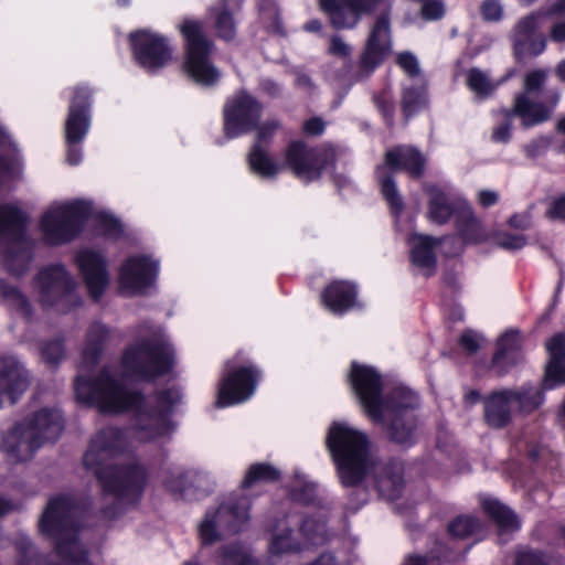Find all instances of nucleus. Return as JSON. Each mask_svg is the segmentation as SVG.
Segmentation results:
<instances>
[{"label": "nucleus", "instance_id": "nucleus-1", "mask_svg": "<svg viewBox=\"0 0 565 565\" xmlns=\"http://www.w3.org/2000/svg\"><path fill=\"white\" fill-rule=\"evenodd\" d=\"M74 393L79 403L96 407L102 414L132 413L137 419L136 431L143 433L149 440L161 438L174 429L171 417L183 399L181 387L172 385L156 391L154 404L149 405L141 390L127 388L107 367L94 377L77 375Z\"/></svg>", "mask_w": 565, "mask_h": 565}, {"label": "nucleus", "instance_id": "nucleus-11", "mask_svg": "<svg viewBox=\"0 0 565 565\" xmlns=\"http://www.w3.org/2000/svg\"><path fill=\"white\" fill-rule=\"evenodd\" d=\"M103 495L111 497L127 505H138L149 482L145 465L134 461L109 463L92 472Z\"/></svg>", "mask_w": 565, "mask_h": 565}, {"label": "nucleus", "instance_id": "nucleus-13", "mask_svg": "<svg viewBox=\"0 0 565 565\" xmlns=\"http://www.w3.org/2000/svg\"><path fill=\"white\" fill-rule=\"evenodd\" d=\"M393 49L392 8L379 12L370 25L369 33L358 61V70L349 81L358 83L369 78L391 55Z\"/></svg>", "mask_w": 565, "mask_h": 565}, {"label": "nucleus", "instance_id": "nucleus-32", "mask_svg": "<svg viewBox=\"0 0 565 565\" xmlns=\"http://www.w3.org/2000/svg\"><path fill=\"white\" fill-rule=\"evenodd\" d=\"M428 195V217L438 225L447 224L452 217H457L462 205L449 201L447 193L437 185L426 190Z\"/></svg>", "mask_w": 565, "mask_h": 565}, {"label": "nucleus", "instance_id": "nucleus-50", "mask_svg": "<svg viewBox=\"0 0 565 565\" xmlns=\"http://www.w3.org/2000/svg\"><path fill=\"white\" fill-rule=\"evenodd\" d=\"M541 385L545 391L565 385V362L550 359Z\"/></svg>", "mask_w": 565, "mask_h": 565}, {"label": "nucleus", "instance_id": "nucleus-27", "mask_svg": "<svg viewBox=\"0 0 565 565\" xmlns=\"http://www.w3.org/2000/svg\"><path fill=\"white\" fill-rule=\"evenodd\" d=\"M0 408L3 406V397L7 396L12 404L29 387V376L21 364L11 356L0 359Z\"/></svg>", "mask_w": 565, "mask_h": 565}, {"label": "nucleus", "instance_id": "nucleus-12", "mask_svg": "<svg viewBox=\"0 0 565 565\" xmlns=\"http://www.w3.org/2000/svg\"><path fill=\"white\" fill-rule=\"evenodd\" d=\"M90 214V205L83 200L47 210L40 218L44 243L61 246L74 241L81 235Z\"/></svg>", "mask_w": 565, "mask_h": 565}, {"label": "nucleus", "instance_id": "nucleus-39", "mask_svg": "<svg viewBox=\"0 0 565 565\" xmlns=\"http://www.w3.org/2000/svg\"><path fill=\"white\" fill-rule=\"evenodd\" d=\"M483 530L481 521L472 515H458L447 525V533L452 540H467L478 536Z\"/></svg>", "mask_w": 565, "mask_h": 565}, {"label": "nucleus", "instance_id": "nucleus-30", "mask_svg": "<svg viewBox=\"0 0 565 565\" xmlns=\"http://www.w3.org/2000/svg\"><path fill=\"white\" fill-rule=\"evenodd\" d=\"M455 228L458 237L466 245H479L488 238L481 221L468 204H462V209L459 210L455 218Z\"/></svg>", "mask_w": 565, "mask_h": 565}, {"label": "nucleus", "instance_id": "nucleus-51", "mask_svg": "<svg viewBox=\"0 0 565 565\" xmlns=\"http://www.w3.org/2000/svg\"><path fill=\"white\" fill-rule=\"evenodd\" d=\"M40 353L42 361L51 366L56 367L65 356L64 340L55 338L49 341H44L40 345Z\"/></svg>", "mask_w": 565, "mask_h": 565}, {"label": "nucleus", "instance_id": "nucleus-9", "mask_svg": "<svg viewBox=\"0 0 565 565\" xmlns=\"http://www.w3.org/2000/svg\"><path fill=\"white\" fill-rule=\"evenodd\" d=\"M29 216L17 205L0 204V241L4 269L15 277L23 276L33 259V243L28 236Z\"/></svg>", "mask_w": 565, "mask_h": 565}, {"label": "nucleus", "instance_id": "nucleus-7", "mask_svg": "<svg viewBox=\"0 0 565 565\" xmlns=\"http://www.w3.org/2000/svg\"><path fill=\"white\" fill-rule=\"evenodd\" d=\"M426 171V158L413 145L401 143L387 149L384 162L375 169L380 192L388 205L391 214L399 217L404 211V201L398 192L394 174L405 172L411 179L419 180Z\"/></svg>", "mask_w": 565, "mask_h": 565}, {"label": "nucleus", "instance_id": "nucleus-21", "mask_svg": "<svg viewBox=\"0 0 565 565\" xmlns=\"http://www.w3.org/2000/svg\"><path fill=\"white\" fill-rule=\"evenodd\" d=\"M75 263L83 277L89 297L99 301L109 284V271L105 256L94 249H82L75 256Z\"/></svg>", "mask_w": 565, "mask_h": 565}, {"label": "nucleus", "instance_id": "nucleus-38", "mask_svg": "<svg viewBox=\"0 0 565 565\" xmlns=\"http://www.w3.org/2000/svg\"><path fill=\"white\" fill-rule=\"evenodd\" d=\"M258 13L268 33L286 36L287 31L281 18V12L276 0H259Z\"/></svg>", "mask_w": 565, "mask_h": 565}, {"label": "nucleus", "instance_id": "nucleus-53", "mask_svg": "<svg viewBox=\"0 0 565 565\" xmlns=\"http://www.w3.org/2000/svg\"><path fill=\"white\" fill-rule=\"evenodd\" d=\"M221 565H258L249 554L237 545H226L221 548Z\"/></svg>", "mask_w": 565, "mask_h": 565}, {"label": "nucleus", "instance_id": "nucleus-64", "mask_svg": "<svg viewBox=\"0 0 565 565\" xmlns=\"http://www.w3.org/2000/svg\"><path fill=\"white\" fill-rule=\"evenodd\" d=\"M513 565H548L541 551H523L515 555Z\"/></svg>", "mask_w": 565, "mask_h": 565}, {"label": "nucleus", "instance_id": "nucleus-10", "mask_svg": "<svg viewBox=\"0 0 565 565\" xmlns=\"http://www.w3.org/2000/svg\"><path fill=\"white\" fill-rule=\"evenodd\" d=\"M64 92L68 100L64 122L65 160L70 166H77L83 159L82 143L92 126L95 89L87 83H77Z\"/></svg>", "mask_w": 565, "mask_h": 565}, {"label": "nucleus", "instance_id": "nucleus-34", "mask_svg": "<svg viewBox=\"0 0 565 565\" xmlns=\"http://www.w3.org/2000/svg\"><path fill=\"white\" fill-rule=\"evenodd\" d=\"M512 404L518 406L522 414H532L539 409L545 401V390L536 387L531 383H525L518 388H509Z\"/></svg>", "mask_w": 565, "mask_h": 565}, {"label": "nucleus", "instance_id": "nucleus-6", "mask_svg": "<svg viewBox=\"0 0 565 565\" xmlns=\"http://www.w3.org/2000/svg\"><path fill=\"white\" fill-rule=\"evenodd\" d=\"M120 364L128 377L137 382L154 383L174 370L175 350L161 338H142L124 349Z\"/></svg>", "mask_w": 565, "mask_h": 565}, {"label": "nucleus", "instance_id": "nucleus-63", "mask_svg": "<svg viewBox=\"0 0 565 565\" xmlns=\"http://www.w3.org/2000/svg\"><path fill=\"white\" fill-rule=\"evenodd\" d=\"M396 64L407 74L409 77H416L419 75V64L417 57L411 52H402L397 55Z\"/></svg>", "mask_w": 565, "mask_h": 565}, {"label": "nucleus", "instance_id": "nucleus-62", "mask_svg": "<svg viewBox=\"0 0 565 565\" xmlns=\"http://www.w3.org/2000/svg\"><path fill=\"white\" fill-rule=\"evenodd\" d=\"M281 128V122L277 119L266 120L257 125L256 139L255 142H259L263 146V142H268L277 130Z\"/></svg>", "mask_w": 565, "mask_h": 565}, {"label": "nucleus", "instance_id": "nucleus-49", "mask_svg": "<svg viewBox=\"0 0 565 565\" xmlns=\"http://www.w3.org/2000/svg\"><path fill=\"white\" fill-rule=\"evenodd\" d=\"M1 295L6 301L22 317L30 318L32 316V307L29 299L22 291L12 285H4L1 288Z\"/></svg>", "mask_w": 565, "mask_h": 565}, {"label": "nucleus", "instance_id": "nucleus-29", "mask_svg": "<svg viewBox=\"0 0 565 565\" xmlns=\"http://www.w3.org/2000/svg\"><path fill=\"white\" fill-rule=\"evenodd\" d=\"M109 337L110 330L104 323L96 321L89 326L82 350V362L86 369L93 370L98 365Z\"/></svg>", "mask_w": 565, "mask_h": 565}, {"label": "nucleus", "instance_id": "nucleus-35", "mask_svg": "<svg viewBox=\"0 0 565 565\" xmlns=\"http://www.w3.org/2000/svg\"><path fill=\"white\" fill-rule=\"evenodd\" d=\"M247 164L252 173L263 179L275 178L280 170L279 166L259 142L252 145L247 154Z\"/></svg>", "mask_w": 565, "mask_h": 565}, {"label": "nucleus", "instance_id": "nucleus-23", "mask_svg": "<svg viewBox=\"0 0 565 565\" xmlns=\"http://www.w3.org/2000/svg\"><path fill=\"white\" fill-rule=\"evenodd\" d=\"M359 290L355 282L334 279L321 291V305L334 316H343L359 307Z\"/></svg>", "mask_w": 565, "mask_h": 565}, {"label": "nucleus", "instance_id": "nucleus-33", "mask_svg": "<svg viewBox=\"0 0 565 565\" xmlns=\"http://www.w3.org/2000/svg\"><path fill=\"white\" fill-rule=\"evenodd\" d=\"M481 508L500 532H515L521 529V522L515 512L495 498L481 500Z\"/></svg>", "mask_w": 565, "mask_h": 565}, {"label": "nucleus", "instance_id": "nucleus-15", "mask_svg": "<svg viewBox=\"0 0 565 565\" xmlns=\"http://www.w3.org/2000/svg\"><path fill=\"white\" fill-rule=\"evenodd\" d=\"M337 151L330 145L309 147L303 140L290 141L284 153L285 164L307 183L317 181L328 168H334Z\"/></svg>", "mask_w": 565, "mask_h": 565}, {"label": "nucleus", "instance_id": "nucleus-36", "mask_svg": "<svg viewBox=\"0 0 565 565\" xmlns=\"http://www.w3.org/2000/svg\"><path fill=\"white\" fill-rule=\"evenodd\" d=\"M281 472L278 468L268 462L252 463L241 482V489H252L258 484H270L280 481Z\"/></svg>", "mask_w": 565, "mask_h": 565}, {"label": "nucleus", "instance_id": "nucleus-40", "mask_svg": "<svg viewBox=\"0 0 565 565\" xmlns=\"http://www.w3.org/2000/svg\"><path fill=\"white\" fill-rule=\"evenodd\" d=\"M428 98L424 87L409 86L403 89L401 109L405 121H408L427 107Z\"/></svg>", "mask_w": 565, "mask_h": 565}, {"label": "nucleus", "instance_id": "nucleus-59", "mask_svg": "<svg viewBox=\"0 0 565 565\" xmlns=\"http://www.w3.org/2000/svg\"><path fill=\"white\" fill-rule=\"evenodd\" d=\"M328 54L348 60V64L351 66L352 62L349 60L351 55V46L343 41L339 34H332L329 39Z\"/></svg>", "mask_w": 565, "mask_h": 565}, {"label": "nucleus", "instance_id": "nucleus-8", "mask_svg": "<svg viewBox=\"0 0 565 565\" xmlns=\"http://www.w3.org/2000/svg\"><path fill=\"white\" fill-rule=\"evenodd\" d=\"M178 31L182 38L184 72L201 86H215L221 78V72L212 62L215 43L205 33L203 21L183 18Z\"/></svg>", "mask_w": 565, "mask_h": 565}, {"label": "nucleus", "instance_id": "nucleus-19", "mask_svg": "<svg viewBox=\"0 0 565 565\" xmlns=\"http://www.w3.org/2000/svg\"><path fill=\"white\" fill-rule=\"evenodd\" d=\"M383 0H317L318 9L335 31H352L364 15L373 14Z\"/></svg>", "mask_w": 565, "mask_h": 565}, {"label": "nucleus", "instance_id": "nucleus-41", "mask_svg": "<svg viewBox=\"0 0 565 565\" xmlns=\"http://www.w3.org/2000/svg\"><path fill=\"white\" fill-rule=\"evenodd\" d=\"M213 29L215 36L224 42H232L236 38V20L233 12L227 8L213 10Z\"/></svg>", "mask_w": 565, "mask_h": 565}, {"label": "nucleus", "instance_id": "nucleus-31", "mask_svg": "<svg viewBox=\"0 0 565 565\" xmlns=\"http://www.w3.org/2000/svg\"><path fill=\"white\" fill-rule=\"evenodd\" d=\"M513 117H519L524 128H531L551 118L552 109L541 102L531 100L525 94H519L514 98L510 109Z\"/></svg>", "mask_w": 565, "mask_h": 565}, {"label": "nucleus", "instance_id": "nucleus-57", "mask_svg": "<svg viewBox=\"0 0 565 565\" xmlns=\"http://www.w3.org/2000/svg\"><path fill=\"white\" fill-rule=\"evenodd\" d=\"M495 244L502 249L514 252L522 249L527 244V238L523 234L502 232L497 235Z\"/></svg>", "mask_w": 565, "mask_h": 565}, {"label": "nucleus", "instance_id": "nucleus-60", "mask_svg": "<svg viewBox=\"0 0 565 565\" xmlns=\"http://www.w3.org/2000/svg\"><path fill=\"white\" fill-rule=\"evenodd\" d=\"M483 21L498 22L503 18V8L499 0H483L480 4Z\"/></svg>", "mask_w": 565, "mask_h": 565}, {"label": "nucleus", "instance_id": "nucleus-47", "mask_svg": "<svg viewBox=\"0 0 565 565\" xmlns=\"http://www.w3.org/2000/svg\"><path fill=\"white\" fill-rule=\"evenodd\" d=\"M291 501L303 507L318 505V484L312 481H299L289 489Z\"/></svg>", "mask_w": 565, "mask_h": 565}, {"label": "nucleus", "instance_id": "nucleus-28", "mask_svg": "<svg viewBox=\"0 0 565 565\" xmlns=\"http://www.w3.org/2000/svg\"><path fill=\"white\" fill-rule=\"evenodd\" d=\"M509 388L493 391L483 398V418L484 423L494 429H502L510 425L512 420Z\"/></svg>", "mask_w": 565, "mask_h": 565}, {"label": "nucleus", "instance_id": "nucleus-17", "mask_svg": "<svg viewBox=\"0 0 565 565\" xmlns=\"http://www.w3.org/2000/svg\"><path fill=\"white\" fill-rule=\"evenodd\" d=\"M128 42L135 63L150 75L158 74L173 58L168 36L148 29L132 31Z\"/></svg>", "mask_w": 565, "mask_h": 565}, {"label": "nucleus", "instance_id": "nucleus-4", "mask_svg": "<svg viewBox=\"0 0 565 565\" xmlns=\"http://www.w3.org/2000/svg\"><path fill=\"white\" fill-rule=\"evenodd\" d=\"M64 430V419L56 409L41 408L15 423L2 437L0 450L14 462H25L45 443H55Z\"/></svg>", "mask_w": 565, "mask_h": 565}, {"label": "nucleus", "instance_id": "nucleus-2", "mask_svg": "<svg viewBox=\"0 0 565 565\" xmlns=\"http://www.w3.org/2000/svg\"><path fill=\"white\" fill-rule=\"evenodd\" d=\"M348 383L370 420L382 427L387 441L403 449L417 444L420 407L418 393L396 385L385 394L381 373L371 365L352 361Z\"/></svg>", "mask_w": 565, "mask_h": 565}, {"label": "nucleus", "instance_id": "nucleus-55", "mask_svg": "<svg viewBox=\"0 0 565 565\" xmlns=\"http://www.w3.org/2000/svg\"><path fill=\"white\" fill-rule=\"evenodd\" d=\"M218 516L220 515H216L215 513L205 514L204 520L201 522L199 526V536L201 539L202 545L209 546L222 539L216 527Z\"/></svg>", "mask_w": 565, "mask_h": 565}, {"label": "nucleus", "instance_id": "nucleus-37", "mask_svg": "<svg viewBox=\"0 0 565 565\" xmlns=\"http://www.w3.org/2000/svg\"><path fill=\"white\" fill-rule=\"evenodd\" d=\"M436 547L426 554H408L402 565H434L435 562L448 563L458 559L459 555L447 543L436 541Z\"/></svg>", "mask_w": 565, "mask_h": 565}, {"label": "nucleus", "instance_id": "nucleus-56", "mask_svg": "<svg viewBox=\"0 0 565 565\" xmlns=\"http://www.w3.org/2000/svg\"><path fill=\"white\" fill-rule=\"evenodd\" d=\"M503 120L492 129L491 140L497 143H509L512 139V122L513 115L509 108L501 110Z\"/></svg>", "mask_w": 565, "mask_h": 565}, {"label": "nucleus", "instance_id": "nucleus-5", "mask_svg": "<svg viewBox=\"0 0 565 565\" xmlns=\"http://www.w3.org/2000/svg\"><path fill=\"white\" fill-rule=\"evenodd\" d=\"M327 447L344 488L360 486L370 469V439L363 431L342 423H333L327 435Z\"/></svg>", "mask_w": 565, "mask_h": 565}, {"label": "nucleus", "instance_id": "nucleus-48", "mask_svg": "<svg viewBox=\"0 0 565 565\" xmlns=\"http://www.w3.org/2000/svg\"><path fill=\"white\" fill-rule=\"evenodd\" d=\"M544 17H547L545 14V10L532 11L522 17L513 28L512 41L523 40L526 36L529 38L536 34V30L540 26V20Z\"/></svg>", "mask_w": 565, "mask_h": 565}, {"label": "nucleus", "instance_id": "nucleus-22", "mask_svg": "<svg viewBox=\"0 0 565 565\" xmlns=\"http://www.w3.org/2000/svg\"><path fill=\"white\" fill-rule=\"evenodd\" d=\"M158 270V263L149 256H130L120 266V286L132 291H141L154 282Z\"/></svg>", "mask_w": 565, "mask_h": 565}, {"label": "nucleus", "instance_id": "nucleus-43", "mask_svg": "<svg viewBox=\"0 0 565 565\" xmlns=\"http://www.w3.org/2000/svg\"><path fill=\"white\" fill-rule=\"evenodd\" d=\"M164 486L177 500L199 499L196 490H192L194 481L189 472H181L177 476L169 477L166 480Z\"/></svg>", "mask_w": 565, "mask_h": 565}, {"label": "nucleus", "instance_id": "nucleus-16", "mask_svg": "<svg viewBox=\"0 0 565 565\" xmlns=\"http://www.w3.org/2000/svg\"><path fill=\"white\" fill-rule=\"evenodd\" d=\"M262 377V369L253 362L235 364L227 361L218 382L217 406L228 407L246 402L254 395Z\"/></svg>", "mask_w": 565, "mask_h": 565}, {"label": "nucleus", "instance_id": "nucleus-14", "mask_svg": "<svg viewBox=\"0 0 565 565\" xmlns=\"http://www.w3.org/2000/svg\"><path fill=\"white\" fill-rule=\"evenodd\" d=\"M40 301L43 308H55L62 313L82 305L76 294V285L63 264H53L42 268L35 277Z\"/></svg>", "mask_w": 565, "mask_h": 565}, {"label": "nucleus", "instance_id": "nucleus-18", "mask_svg": "<svg viewBox=\"0 0 565 565\" xmlns=\"http://www.w3.org/2000/svg\"><path fill=\"white\" fill-rule=\"evenodd\" d=\"M263 104L247 90L228 97L222 110L223 132L227 139H236L254 131L263 115Z\"/></svg>", "mask_w": 565, "mask_h": 565}, {"label": "nucleus", "instance_id": "nucleus-3", "mask_svg": "<svg viewBox=\"0 0 565 565\" xmlns=\"http://www.w3.org/2000/svg\"><path fill=\"white\" fill-rule=\"evenodd\" d=\"M76 501L66 494L52 497L43 510L39 529L54 542L60 563L49 565H93L88 551L75 545L77 537Z\"/></svg>", "mask_w": 565, "mask_h": 565}, {"label": "nucleus", "instance_id": "nucleus-45", "mask_svg": "<svg viewBox=\"0 0 565 565\" xmlns=\"http://www.w3.org/2000/svg\"><path fill=\"white\" fill-rule=\"evenodd\" d=\"M467 87L475 93L480 100L489 98L497 89V84L491 82L486 73L478 67H471L467 72Z\"/></svg>", "mask_w": 565, "mask_h": 565}, {"label": "nucleus", "instance_id": "nucleus-24", "mask_svg": "<svg viewBox=\"0 0 565 565\" xmlns=\"http://www.w3.org/2000/svg\"><path fill=\"white\" fill-rule=\"evenodd\" d=\"M411 264L423 270L426 278L435 276L438 266L436 248L441 239L428 234L412 233L407 238Z\"/></svg>", "mask_w": 565, "mask_h": 565}, {"label": "nucleus", "instance_id": "nucleus-58", "mask_svg": "<svg viewBox=\"0 0 565 565\" xmlns=\"http://www.w3.org/2000/svg\"><path fill=\"white\" fill-rule=\"evenodd\" d=\"M420 18L425 21H438L446 14V8L443 0H424L420 2Z\"/></svg>", "mask_w": 565, "mask_h": 565}, {"label": "nucleus", "instance_id": "nucleus-52", "mask_svg": "<svg viewBox=\"0 0 565 565\" xmlns=\"http://www.w3.org/2000/svg\"><path fill=\"white\" fill-rule=\"evenodd\" d=\"M96 231L106 238L119 239L124 235L121 222L111 214L102 213L95 218Z\"/></svg>", "mask_w": 565, "mask_h": 565}, {"label": "nucleus", "instance_id": "nucleus-44", "mask_svg": "<svg viewBox=\"0 0 565 565\" xmlns=\"http://www.w3.org/2000/svg\"><path fill=\"white\" fill-rule=\"evenodd\" d=\"M249 508L244 499L232 501L226 505L228 515L223 518H226V527L230 532L238 533L244 530L249 521Z\"/></svg>", "mask_w": 565, "mask_h": 565}, {"label": "nucleus", "instance_id": "nucleus-25", "mask_svg": "<svg viewBox=\"0 0 565 565\" xmlns=\"http://www.w3.org/2000/svg\"><path fill=\"white\" fill-rule=\"evenodd\" d=\"M405 465L401 458L391 457L382 462L375 472L374 484L380 497L395 501L403 494L405 488Z\"/></svg>", "mask_w": 565, "mask_h": 565}, {"label": "nucleus", "instance_id": "nucleus-20", "mask_svg": "<svg viewBox=\"0 0 565 565\" xmlns=\"http://www.w3.org/2000/svg\"><path fill=\"white\" fill-rule=\"evenodd\" d=\"M125 446V435L120 428L104 427L92 437L83 456V465L90 472L99 467H106L110 459L124 452Z\"/></svg>", "mask_w": 565, "mask_h": 565}, {"label": "nucleus", "instance_id": "nucleus-42", "mask_svg": "<svg viewBox=\"0 0 565 565\" xmlns=\"http://www.w3.org/2000/svg\"><path fill=\"white\" fill-rule=\"evenodd\" d=\"M512 46L518 61H522L525 57H536L546 50V36L539 32L523 40H513Z\"/></svg>", "mask_w": 565, "mask_h": 565}, {"label": "nucleus", "instance_id": "nucleus-61", "mask_svg": "<svg viewBox=\"0 0 565 565\" xmlns=\"http://www.w3.org/2000/svg\"><path fill=\"white\" fill-rule=\"evenodd\" d=\"M546 350L551 360L565 362V332L554 334L546 342Z\"/></svg>", "mask_w": 565, "mask_h": 565}, {"label": "nucleus", "instance_id": "nucleus-26", "mask_svg": "<svg viewBox=\"0 0 565 565\" xmlns=\"http://www.w3.org/2000/svg\"><path fill=\"white\" fill-rule=\"evenodd\" d=\"M522 340L519 330H508L495 342L489 370L497 376H504L521 359Z\"/></svg>", "mask_w": 565, "mask_h": 565}, {"label": "nucleus", "instance_id": "nucleus-46", "mask_svg": "<svg viewBox=\"0 0 565 565\" xmlns=\"http://www.w3.org/2000/svg\"><path fill=\"white\" fill-rule=\"evenodd\" d=\"M294 531L290 527L281 533L273 534L268 545V553L273 556L282 554L298 553L301 551V544L292 536Z\"/></svg>", "mask_w": 565, "mask_h": 565}, {"label": "nucleus", "instance_id": "nucleus-54", "mask_svg": "<svg viewBox=\"0 0 565 565\" xmlns=\"http://www.w3.org/2000/svg\"><path fill=\"white\" fill-rule=\"evenodd\" d=\"M373 104L382 115L387 127H393L395 122V104L391 96L385 92L375 93L372 97Z\"/></svg>", "mask_w": 565, "mask_h": 565}]
</instances>
